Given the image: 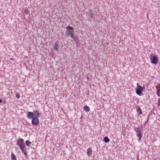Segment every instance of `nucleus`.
<instances>
[{"mask_svg": "<svg viewBox=\"0 0 160 160\" xmlns=\"http://www.w3.org/2000/svg\"><path fill=\"white\" fill-rule=\"evenodd\" d=\"M134 130L136 132V136L139 137L138 141H141V138L142 137L143 133V130L142 127L139 126L138 128H134Z\"/></svg>", "mask_w": 160, "mask_h": 160, "instance_id": "obj_1", "label": "nucleus"}, {"mask_svg": "<svg viewBox=\"0 0 160 160\" xmlns=\"http://www.w3.org/2000/svg\"><path fill=\"white\" fill-rule=\"evenodd\" d=\"M66 30L65 32L67 36H70L71 37V36L74 34V29L73 27L70 26H68L66 27Z\"/></svg>", "mask_w": 160, "mask_h": 160, "instance_id": "obj_2", "label": "nucleus"}, {"mask_svg": "<svg viewBox=\"0 0 160 160\" xmlns=\"http://www.w3.org/2000/svg\"><path fill=\"white\" fill-rule=\"evenodd\" d=\"M17 145L19 146L21 151H24L23 148H25V145L24 142V140L20 138L17 140Z\"/></svg>", "mask_w": 160, "mask_h": 160, "instance_id": "obj_3", "label": "nucleus"}, {"mask_svg": "<svg viewBox=\"0 0 160 160\" xmlns=\"http://www.w3.org/2000/svg\"><path fill=\"white\" fill-rule=\"evenodd\" d=\"M151 56L150 58L151 62L155 65H156L158 62V58L154 54H151Z\"/></svg>", "mask_w": 160, "mask_h": 160, "instance_id": "obj_4", "label": "nucleus"}, {"mask_svg": "<svg viewBox=\"0 0 160 160\" xmlns=\"http://www.w3.org/2000/svg\"><path fill=\"white\" fill-rule=\"evenodd\" d=\"M145 89L144 87H142L140 85H138V88L136 89V93L138 95L141 96L142 94H143L142 93Z\"/></svg>", "mask_w": 160, "mask_h": 160, "instance_id": "obj_5", "label": "nucleus"}, {"mask_svg": "<svg viewBox=\"0 0 160 160\" xmlns=\"http://www.w3.org/2000/svg\"><path fill=\"white\" fill-rule=\"evenodd\" d=\"M38 118L37 117H34L32 119V124L33 125H37L39 123V120Z\"/></svg>", "mask_w": 160, "mask_h": 160, "instance_id": "obj_6", "label": "nucleus"}, {"mask_svg": "<svg viewBox=\"0 0 160 160\" xmlns=\"http://www.w3.org/2000/svg\"><path fill=\"white\" fill-rule=\"evenodd\" d=\"M27 115V117L28 119H31L34 117V113L33 112H28Z\"/></svg>", "mask_w": 160, "mask_h": 160, "instance_id": "obj_7", "label": "nucleus"}, {"mask_svg": "<svg viewBox=\"0 0 160 160\" xmlns=\"http://www.w3.org/2000/svg\"><path fill=\"white\" fill-rule=\"evenodd\" d=\"M33 113H34V115L35 116V117H37L38 118L40 117L41 114V113L37 110L34 111Z\"/></svg>", "mask_w": 160, "mask_h": 160, "instance_id": "obj_8", "label": "nucleus"}, {"mask_svg": "<svg viewBox=\"0 0 160 160\" xmlns=\"http://www.w3.org/2000/svg\"><path fill=\"white\" fill-rule=\"evenodd\" d=\"M87 153L88 154V156L89 157H90V156L91 155L92 153V150L90 148H89L87 149Z\"/></svg>", "mask_w": 160, "mask_h": 160, "instance_id": "obj_9", "label": "nucleus"}, {"mask_svg": "<svg viewBox=\"0 0 160 160\" xmlns=\"http://www.w3.org/2000/svg\"><path fill=\"white\" fill-rule=\"evenodd\" d=\"M137 111L138 112L139 114L141 115L142 114V110L141 109L140 107L139 106H138L137 108Z\"/></svg>", "mask_w": 160, "mask_h": 160, "instance_id": "obj_10", "label": "nucleus"}, {"mask_svg": "<svg viewBox=\"0 0 160 160\" xmlns=\"http://www.w3.org/2000/svg\"><path fill=\"white\" fill-rule=\"evenodd\" d=\"M54 49L55 50L57 51L59 49V46L56 43L54 45V46L53 47Z\"/></svg>", "mask_w": 160, "mask_h": 160, "instance_id": "obj_11", "label": "nucleus"}, {"mask_svg": "<svg viewBox=\"0 0 160 160\" xmlns=\"http://www.w3.org/2000/svg\"><path fill=\"white\" fill-rule=\"evenodd\" d=\"M11 158L12 160H17L16 158L15 155L13 153L11 154Z\"/></svg>", "mask_w": 160, "mask_h": 160, "instance_id": "obj_12", "label": "nucleus"}, {"mask_svg": "<svg viewBox=\"0 0 160 160\" xmlns=\"http://www.w3.org/2000/svg\"><path fill=\"white\" fill-rule=\"evenodd\" d=\"M103 140L106 143H108L109 141V139L107 137H105L104 138Z\"/></svg>", "mask_w": 160, "mask_h": 160, "instance_id": "obj_13", "label": "nucleus"}, {"mask_svg": "<svg viewBox=\"0 0 160 160\" xmlns=\"http://www.w3.org/2000/svg\"><path fill=\"white\" fill-rule=\"evenodd\" d=\"M25 143L26 145L28 146H31V142L29 141V140H27L26 141Z\"/></svg>", "mask_w": 160, "mask_h": 160, "instance_id": "obj_14", "label": "nucleus"}, {"mask_svg": "<svg viewBox=\"0 0 160 160\" xmlns=\"http://www.w3.org/2000/svg\"><path fill=\"white\" fill-rule=\"evenodd\" d=\"M84 109L85 111L86 112H89L90 111V108L87 106L84 107Z\"/></svg>", "mask_w": 160, "mask_h": 160, "instance_id": "obj_15", "label": "nucleus"}, {"mask_svg": "<svg viewBox=\"0 0 160 160\" xmlns=\"http://www.w3.org/2000/svg\"><path fill=\"white\" fill-rule=\"evenodd\" d=\"M94 15V13L92 12V10H90L89 12V15L90 16L91 18H93V15Z\"/></svg>", "mask_w": 160, "mask_h": 160, "instance_id": "obj_16", "label": "nucleus"}, {"mask_svg": "<svg viewBox=\"0 0 160 160\" xmlns=\"http://www.w3.org/2000/svg\"><path fill=\"white\" fill-rule=\"evenodd\" d=\"M70 37L72 38L74 41H76L77 39V37L74 35V34L71 36Z\"/></svg>", "mask_w": 160, "mask_h": 160, "instance_id": "obj_17", "label": "nucleus"}, {"mask_svg": "<svg viewBox=\"0 0 160 160\" xmlns=\"http://www.w3.org/2000/svg\"><path fill=\"white\" fill-rule=\"evenodd\" d=\"M24 13L26 15H29V12L28 9H26L24 11Z\"/></svg>", "mask_w": 160, "mask_h": 160, "instance_id": "obj_18", "label": "nucleus"}, {"mask_svg": "<svg viewBox=\"0 0 160 160\" xmlns=\"http://www.w3.org/2000/svg\"><path fill=\"white\" fill-rule=\"evenodd\" d=\"M16 97L17 98H20V95L19 94V93H17L16 94Z\"/></svg>", "mask_w": 160, "mask_h": 160, "instance_id": "obj_19", "label": "nucleus"}, {"mask_svg": "<svg viewBox=\"0 0 160 160\" xmlns=\"http://www.w3.org/2000/svg\"><path fill=\"white\" fill-rule=\"evenodd\" d=\"M23 150H24V151H22V152H23V153H24V154L25 155H26L27 152L26 151V148H24Z\"/></svg>", "mask_w": 160, "mask_h": 160, "instance_id": "obj_20", "label": "nucleus"}, {"mask_svg": "<svg viewBox=\"0 0 160 160\" xmlns=\"http://www.w3.org/2000/svg\"><path fill=\"white\" fill-rule=\"evenodd\" d=\"M157 94L158 97H159L160 96V95L159 94L158 92H157Z\"/></svg>", "mask_w": 160, "mask_h": 160, "instance_id": "obj_21", "label": "nucleus"}, {"mask_svg": "<svg viewBox=\"0 0 160 160\" xmlns=\"http://www.w3.org/2000/svg\"><path fill=\"white\" fill-rule=\"evenodd\" d=\"M148 122V121H146L144 122V126H145L146 124Z\"/></svg>", "mask_w": 160, "mask_h": 160, "instance_id": "obj_22", "label": "nucleus"}, {"mask_svg": "<svg viewBox=\"0 0 160 160\" xmlns=\"http://www.w3.org/2000/svg\"><path fill=\"white\" fill-rule=\"evenodd\" d=\"M159 91H160V89H158L157 90V92H158Z\"/></svg>", "mask_w": 160, "mask_h": 160, "instance_id": "obj_23", "label": "nucleus"}, {"mask_svg": "<svg viewBox=\"0 0 160 160\" xmlns=\"http://www.w3.org/2000/svg\"><path fill=\"white\" fill-rule=\"evenodd\" d=\"M2 101V100L0 99V103H1Z\"/></svg>", "mask_w": 160, "mask_h": 160, "instance_id": "obj_24", "label": "nucleus"}, {"mask_svg": "<svg viewBox=\"0 0 160 160\" xmlns=\"http://www.w3.org/2000/svg\"><path fill=\"white\" fill-rule=\"evenodd\" d=\"M149 119V118L148 117V119H147V121H148V120Z\"/></svg>", "mask_w": 160, "mask_h": 160, "instance_id": "obj_25", "label": "nucleus"}, {"mask_svg": "<svg viewBox=\"0 0 160 160\" xmlns=\"http://www.w3.org/2000/svg\"><path fill=\"white\" fill-rule=\"evenodd\" d=\"M138 83H137V86H138Z\"/></svg>", "mask_w": 160, "mask_h": 160, "instance_id": "obj_26", "label": "nucleus"}]
</instances>
